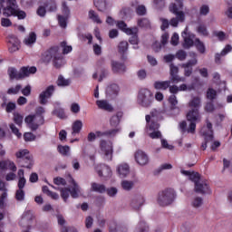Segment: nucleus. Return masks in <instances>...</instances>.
<instances>
[{
  "label": "nucleus",
  "mask_w": 232,
  "mask_h": 232,
  "mask_svg": "<svg viewBox=\"0 0 232 232\" xmlns=\"http://www.w3.org/2000/svg\"><path fill=\"white\" fill-rule=\"evenodd\" d=\"M44 113H46V110H44V107L39 106L35 108L34 114H30L25 117L24 122L27 124L28 128H30L32 131H37L40 126H44Z\"/></svg>",
  "instance_id": "3"
},
{
  "label": "nucleus",
  "mask_w": 232,
  "mask_h": 232,
  "mask_svg": "<svg viewBox=\"0 0 232 232\" xmlns=\"http://www.w3.org/2000/svg\"><path fill=\"white\" fill-rule=\"evenodd\" d=\"M189 180L194 182V184H197V182L200 181L202 179H200V174L198 172H192L190 173V176L188 177Z\"/></svg>",
  "instance_id": "53"
},
{
  "label": "nucleus",
  "mask_w": 232,
  "mask_h": 232,
  "mask_svg": "<svg viewBox=\"0 0 232 232\" xmlns=\"http://www.w3.org/2000/svg\"><path fill=\"white\" fill-rule=\"evenodd\" d=\"M170 81H172V82H175L177 84L179 82H186V78L180 77L178 74H174L170 76Z\"/></svg>",
  "instance_id": "57"
},
{
  "label": "nucleus",
  "mask_w": 232,
  "mask_h": 232,
  "mask_svg": "<svg viewBox=\"0 0 232 232\" xmlns=\"http://www.w3.org/2000/svg\"><path fill=\"white\" fill-rule=\"evenodd\" d=\"M145 202L146 199L144 198V196H142V194H136L131 198L130 205L132 209L139 211V209H140L142 206H144Z\"/></svg>",
  "instance_id": "13"
},
{
  "label": "nucleus",
  "mask_w": 232,
  "mask_h": 232,
  "mask_svg": "<svg viewBox=\"0 0 232 232\" xmlns=\"http://www.w3.org/2000/svg\"><path fill=\"white\" fill-rule=\"evenodd\" d=\"M14 122L17 124V126H23V115L14 112Z\"/></svg>",
  "instance_id": "55"
},
{
  "label": "nucleus",
  "mask_w": 232,
  "mask_h": 232,
  "mask_svg": "<svg viewBox=\"0 0 232 232\" xmlns=\"http://www.w3.org/2000/svg\"><path fill=\"white\" fill-rule=\"evenodd\" d=\"M96 105L100 110H103L104 111H113V106H111V104H110V102H108L106 100L96 101Z\"/></svg>",
  "instance_id": "25"
},
{
  "label": "nucleus",
  "mask_w": 232,
  "mask_h": 232,
  "mask_svg": "<svg viewBox=\"0 0 232 232\" xmlns=\"http://www.w3.org/2000/svg\"><path fill=\"white\" fill-rule=\"evenodd\" d=\"M62 12L63 16L70 17V7H68V4H66V2L62 3Z\"/></svg>",
  "instance_id": "56"
},
{
  "label": "nucleus",
  "mask_w": 232,
  "mask_h": 232,
  "mask_svg": "<svg viewBox=\"0 0 232 232\" xmlns=\"http://www.w3.org/2000/svg\"><path fill=\"white\" fill-rule=\"evenodd\" d=\"M128 42L126 41H122L118 45V51L119 53H121L122 55V59H126V56L124 55V53H126V52H128Z\"/></svg>",
  "instance_id": "36"
},
{
  "label": "nucleus",
  "mask_w": 232,
  "mask_h": 232,
  "mask_svg": "<svg viewBox=\"0 0 232 232\" xmlns=\"http://www.w3.org/2000/svg\"><path fill=\"white\" fill-rule=\"evenodd\" d=\"M188 57V53L184 50H179L176 53V58L179 59V61H186V58Z\"/></svg>",
  "instance_id": "54"
},
{
  "label": "nucleus",
  "mask_w": 232,
  "mask_h": 232,
  "mask_svg": "<svg viewBox=\"0 0 232 232\" xmlns=\"http://www.w3.org/2000/svg\"><path fill=\"white\" fill-rule=\"evenodd\" d=\"M170 85H171V81L155 82H154L155 90H168Z\"/></svg>",
  "instance_id": "33"
},
{
  "label": "nucleus",
  "mask_w": 232,
  "mask_h": 232,
  "mask_svg": "<svg viewBox=\"0 0 232 232\" xmlns=\"http://www.w3.org/2000/svg\"><path fill=\"white\" fill-rule=\"evenodd\" d=\"M37 72V68L35 66L32 67H22L18 72L17 69L14 67H10L7 70V73L11 79V81H21V79H25V77H30V75L35 73Z\"/></svg>",
  "instance_id": "5"
},
{
  "label": "nucleus",
  "mask_w": 232,
  "mask_h": 232,
  "mask_svg": "<svg viewBox=\"0 0 232 232\" xmlns=\"http://www.w3.org/2000/svg\"><path fill=\"white\" fill-rule=\"evenodd\" d=\"M7 43L9 44V52L10 53H14V52H17L19 50V39L14 35L11 34L7 37Z\"/></svg>",
  "instance_id": "17"
},
{
  "label": "nucleus",
  "mask_w": 232,
  "mask_h": 232,
  "mask_svg": "<svg viewBox=\"0 0 232 232\" xmlns=\"http://www.w3.org/2000/svg\"><path fill=\"white\" fill-rule=\"evenodd\" d=\"M176 197L177 195L175 194V190H173V188H167L159 193L157 202L159 206L164 208L173 204V202H175Z\"/></svg>",
  "instance_id": "6"
},
{
  "label": "nucleus",
  "mask_w": 232,
  "mask_h": 232,
  "mask_svg": "<svg viewBox=\"0 0 232 232\" xmlns=\"http://www.w3.org/2000/svg\"><path fill=\"white\" fill-rule=\"evenodd\" d=\"M181 37L184 39L183 47L190 48V46H193V39H191V35L188 34V28L182 32Z\"/></svg>",
  "instance_id": "27"
},
{
  "label": "nucleus",
  "mask_w": 232,
  "mask_h": 232,
  "mask_svg": "<svg viewBox=\"0 0 232 232\" xmlns=\"http://www.w3.org/2000/svg\"><path fill=\"white\" fill-rule=\"evenodd\" d=\"M53 115L58 117V119H66V113L64 112V109L57 108L53 111Z\"/></svg>",
  "instance_id": "46"
},
{
  "label": "nucleus",
  "mask_w": 232,
  "mask_h": 232,
  "mask_svg": "<svg viewBox=\"0 0 232 232\" xmlns=\"http://www.w3.org/2000/svg\"><path fill=\"white\" fill-rule=\"evenodd\" d=\"M52 188L53 189H60V192H61V197L64 200V202H66L70 197V188H55L53 186H52Z\"/></svg>",
  "instance_id": "41"
},
{
  "label": "nucleus",
  "mask_w": 232,
  "mask_h": 232,
  "mask_svg": "<svg viewBox=\"0 0 232 232\" xmlns=\"http://www.w3.org/2000/svg\"><path fill=\"white\" fill-rule=\"evenodd\" d=\"M53 183L56 186H66V179L61 178V177H57L53 179Z\"/></svg>",
  "instance_id": "59"
},
{
  "label": "nucleus",
  "mask_w": 232,
  "mask_h": 232,
  "mask_svg": "<svg viewBox=\"0 0 232 232\" xmlns=\"http://www.w3.org/2000/svg\"><path fill=\"white\" fill-rule=\"evenodd\" d=\"M136 14L138 15H146V6H144V5H138L136 7Z\"/></svg>",
  "instance_id": "62"
},
{
  "label": "nucleus",
  "mask_w": 232,
  "mask_h": 232,
  "mask_svg": "<svg viewBox=\"0 0 232 232\" xmlns=\"http://www.w3.org/2000/svg\"><path fill=\"white\" fill-rule=\"evenodd\" d=\"M200 15H208L209 14V6L207 5H204L199 9Z\"/></svg>",
  "instance_id": "63"
},
{
  "label": "nucleus",
  "mask_w": 232,
  "mask_h": 232,
  "mask_svg": "<svg viewBox=\"0 0 232 232\" xmlns=\"http://www.w3.org/2000/svg\"><path fill=\"white\" fill-rule=\"evenodd\" d=\"M1 8H3V14L5 17L14 15L20 20L26 19V12L20 10L16 0H0V14Z\"/></svg>",
  "instance_id": "2"
},
{
  "label": "nucleus",
  "mask_w": 232,
  "mask_h": 232,
  "mask_svg": "<svg viewBox=\"0 0 232 232\" xmlns=\"http://www.w3.org/2000/svg\"><path fill=\"white\" fill-rule=\"evenodd\" d=\"M117 172L121 179L128 177L130 175V165L128 163H121L117 167Z\"/></svg>",
  "instance_id": "23"
},
{
  "label": "nucleus",
  "mask_w": 232,
  "mask_h": 232,
  "mask_svg": "<svg viewBox=\"0 0 232 232\" xmlns=\"http://www.w3.org/2000/svg\"><path fill=\"white\" fill-rule=\"evenodd\" d=\"M69 17L70 16H64V15L58 14V23H59L61 28H66L67 21H68Z\"/></svg>",
  "instance_id": "48"
},
{
  "label": "nucleus",
  "mask_w": 232,
  "mask_h": 232,
  "mask_svg": "<svg viewBox=\"0 0 232 232\" xmlns=\"http://www.w3.org/2000/svg\"><path fill=\"white\" fill-rule=\"evenodd\" d=\"M150 231V227L144 221H140L134 230V232H148Z\"/></svg>",
  "instance_id": "39"
},
{
  "label": "nucleus",
  "mask_w": 232,
  "mask_h": 232,
  "mask_svg": "<svg viewBox=\"0 0 232 232\" xmlns=\"http://www.w3.org/2000/svg\"><path fill=\"white\" fill-rule=\"evenodd\" d=\"M22 88H23L22 84H17L14 87H11L7 90V94L8 95H17V93L19 92H21Z\"/></svg>",
  "instance_id": "44"
},
{
  "label": "nucleus",
  "mask_w": 232,
  "mask_h": 232,
  "mask_svg": "<svg viewBox=\"0 0 232 232\" xmlns=\"http://www.w3.org/2000/svg\"><path fill=\"white\" fill-rule=\"evenodd\" d=\"M42 63L44 64H50L53 63V65L55 68H61V66H64V57L61 51L59 50V46L55 45L42 53L41 57Z\"/></svg>",
  "instance_id": "1"
},
{
  "label": "nucleus",
  "mask_w": 232,
  "mask_h": 232,
  "mask_svg": "<svg viewBox=\"0 0 232 232\" xmlns=\"http://www.w3.org/2000/svg\"><path fill=\"white\" fill-rule=\"evenodd\" d=\"M206 123H207V129L208 130L206 131V127H204L201 130L202 135L205 136V142H203L201 144V150H205L206 148H208V142H211V140H213V139H214V137H213V124L210 123L209 120H207Z\"/></svg>",
  "instance_id": "12"
},
{
  "label": "nucleus",
  "mask_w": 232,
  "mask_h": 232,
  "mask_svg": "<svg viewBox=\"0 0 232 232\" xmlns=\"http://www.w3.org/2000/svg\"><path fill=\"white\" fill-rule=\"evenodd\" d=\"M187 120L190 122L189 127L188 129V133H195V130H197V122H200L202 117L200 116V112L198 109H192L187 113Z\"/></svg>",
  "instance_id": "9"
},
{
  "label": "nucleus",
  "mask_w": 232,
  "mask_h": 232,
  "mask_svg": "<svg viewBox=\"0 0 232 232\" xmlns=\"http://www.w3.org/2000/svg\"><path fill=\"white\" fill-rule=\"evenodd\" d=\"M207 99H208L209 101H215V99H217V91L209 88L207 91Z\"/></svg>",
  "instance_id": "51"
},
{
  "label": "nucleus",
  "mask_w": 232,
  "mask_h": 232,
  "mask_svg": "<svg viewBox=\"0 0 232 232\" xmlns=\"http://www.w3.org/2000/svg\"><path fill=\"white\" fill-rule=\"evenodd\" d=\"M89 19H92L93 23H97V24H102V20H101L99 14L93 10L89 11Z\"/></svg>",
  "instance_id": "40"
},
{
  "label": "nucleus",
  "mask_w": 232,
  "mask_h": 232,
  "mask_svg": "<svg viewBox=\"0 0 232 232\" xmlns=\"http://www.w3.org/2000/svg\"><path fill=\"white\" fill-rule=\"evenodd\" d=\"M137 24L140 28H151V22L148 18L138 19Z\"/></svg>",
  "instance_id": "37"
},
{
  "label": "nucleus",
  "mask_w": 232,
  "mask_h": 232,
  "mask_svg": "<svg viewBox=\"0 0 232 232\" xmlns=\"http://www.w3.org/2000/svg\"><path fill=\"white\" fill-rule=\"evenodd\" d=\"M24 139L25 142H32L33 140H35V135L32 132H25L24 134Z\"/></svg>",
  "instance_id": "58"
},
{
  "label": "nucleus",
  "mask_w": 232,
  "mask_h": 232,
  "mask_svg": "<svg viewBox=\"0 0 232 232\" xmlns=\"http://www.w3.org/2000/svg\"><path fill=\"white\" fill-rule=\"evenodd\" d=\"M72 186L69 188L70 195L72 198H79V193H81V187L75 182V179H71Z\"/></svg>",
  "instance_id": "24"
},
{
  "label": "nucleus",
  "mask_w": 232,
  "mask_h": 232,
  "mask_svg": "<svg viewBox=\"0 0 232 232\" xmlns=\"http://www.w3.org/2000/svg\"><path fill=\"white\" fill-rule=\"evenodd\" d=\"M134 186H135V183L133 181H129V180L121 181V188L125 191H131Z\"/></svg>",
  "instance_id": "42"
},
{
  "label": "nucleus",
  "mask_w": 232,
  "mask_h": 232,
  "mask_svg": "<svg viewBox=\"0 0 232 232\" xmlns=\"http://www.w3.org/2000/svg\"><path fill=\"white\" fill-rule=\"evenodd\" d=\"M189 108H194V110H198L200 106H202V101L200 100V97L194 96L188 102Z\"/></svg>",
  "instance_id": "31"
},
{
  "label": "nucleus",
  "mask_w": 232,
  "mask_h": 232,
  "mask_svg": "<svg viewBox=\"0 0 232 232\" xmlns=\"http://www.w3.org/2000/svg\"><path fill=\"white\" fill-rule=\"evenodd\" d=\"M61 47L63 48V55H66V53H70V52H72V45H68L65 41L61 43Z\"/></svg>",
  "instance_id": "52"
},
{
  "label": "nucleus",
  "mask_w": 232,
  "mask_h": 232,
  "mask_svg": "<svg viewBox=\"0 0 232 232\" xmlns=\"http://www.w3.org/2000/svg\"><path fill=\"white\" fill-rule=\"evenodd\" d=\"M153 93L148 89H141L138 94V104L142 108H150L153 104Z\"/></svg>",
  "instance_id": "8"
},
{
  "label": "nucleus",
  "mask_w": 232,
  "mask_h": 232,
  "mask_svg": "<svg viewBox=\"0 0 232 232\" xmlns=\"http://www.w3.org/2000/svg\"><path fill=\"white\" fill-rule=\"evenodd\" d=\"M169 39V34L168 33H163L160 37V44L162 46H166L168 44V41Z\"/></svg>",
  "instance_id": "60"
},
{
  "label": "nucleus",
  "mask_w": 232,
  "mask_h": 232,
  "mask_svg": "<svg viewBox=\"0 0 232 232\" xmlns=\"http://www.w3.org/2000/svg\"><path fill=\"white\" fill-rule=\"evenodd\" d=\"M35 41H37V34L32 32L29 34L28 37L24 40V43L26 46H32V44H34Z\"/></svg>",
  "instance_id": "35"
},
{
  "label": "nucleus",
  "mask_w": 232,
  "mask_h": 232,
  "mask_svg": "<svg viewBox=\"0 0 232 232\" xmlns=\"http://www.w3.org/2000/svg\"><path fill=\"white\" fill-rule=\"evenodd\" d=\"M71 83H72V81H70V79H64L63 75L58 76V79L56 81L57 86H60L63 88L66 86H70Z\"/></svg>",
  "instance_id": "38"
},
{
  "label": "nucleus",
  "mask_w": 232,
  "mask_h": 232,
  "mask_svg": "<svg viewBox=\"0 0 232 232\" xmlns=\"http://www.w3.org/2000/svg\"><path fill=\"white\" fill-rule=\"evenodd\" d=\"M17 162L21 168H26L27 169H32L34 167V160L32 159V155H30V151L28 150H21L15 153Z\"/></svg>",
  "instance_id": "7"
},
{
  "label": "nucleus",
  "mask_w": 232,
  "mask_h": 232,
  "mask_svg": "<svg viewBox=\"0 0 232 232\" xmlns=\"http://www.w3.org/2000/svg\"><path fill=\"white\" fill-rule=\"evenodd\" d=\"M129 35H131V37L129 39V43L130 44H139V36L137 35V33L130 34Z\"/></svg>",
  "instance_id": "61"
},
{
  "label": "nucleus",
  "mask_w": 232,
  "mask_h": 232,
  "mask_svg": "<svg viewBox=\"0 0 232 232\" xmlns=\"http://www.w3.org/2000/svg\"><path fill=\"white\" fill-rule=\"evenodd\" d=\"M91 191L95 193H106V186L101 183L92 182L91 183Z\"/></svg>",
  "instance_id": "30"
},
{
  "label": "nucleus",
  "mask_w": 232,
  "mask_h": 232,
  "mask_svg": "<svg viewBox=\"0 0 232 232\" xmlns=\"http://www.w3.org/2000/svg\"><path fill=\"white\" fill-rule=\"evenodd\" d=\"M177 4H170L169 6V12L171 14H174L176 17H173L170 19L169 24L171 26L177 27L179 26V23H184L186 21V14L180 11L182 10V7L184 5L182 4V0H175Z\"/></svg>",
  "instance_id": "4"
},
{
  "label": "nucleus",
  "mask_w": 232,
  "mask_h": 232,
  "mask_svg": "<svg viewBox=\"0 0 232 232\" xmlns=\"http://www.w3.org/2000/svg\"><path fill=\"white\" fill-rule=\"evenodd\" d=\"M34 218V216L30 212H25L22 216V218L20 220V226H23L24 227H30V224L32 222V219Z\"/></svg>",
  "instance_id": "26"
},
{
  "label": "nucleus",
  "mask_w": 232,
  "mask_h": 232,
  "mask_svg": "<svg viewBox=\"0 0 232 232\" xmlns=\"http://www.w3.org/2000/svg\"><path fill=\"white\" fill-rule=\"evenodd\" d=\"M117 26L121 32H124V34H139V29L137 27L128 28V24H126L124 21H118Z\"/></svg>",
  "instance_id": "21"
},
{
  "label": "nucleus",
  "mask_w": 232,
  "mask_h": 232,
  "mask_svg": "<svg viewBox=\"0 0 232 232\" xmlns=\"http://www.w3.org/2000/svg\"><path fill=\"white\" fill-rule=\"evenodd\" d=\"M55 92V87L53 85L48 86L45 91L42 92L39 95V102L40 104H47L48 100L53 95Z\"/></svg>",
  "instance_id": "14"
},
{
  "label": "nucleus",
  "mask_w": 232,
  "mask_h": 232,
  "mask_svg": "<svg viewBox=\"0 0 232 232\" xmlns=\"http://www.w3.org/2000/svg\"><path fill=\"white\" fill-rule=\"evenodd\" d=\"M95 170L99 177H104V179H110L111 177V169L107 165H98Z\"/></svg>",
  "instance_id": "18"
},
{
  "label": "nucleus",
  "mask_w": 232,
  "mask_h": 232,
  "mask_svg": "<svg viewBox=\"0 0 232 232\" xmlns=\"http://www.w3.org/2000/svg\"><path fill=\"white\" fill-rule=\"evenodd\" d=\"M59 153H61V155H64V156H68V154L70 153V146H63V145H59L57 148Z\"/></svg>",
  "instance_id": "50"
},
{
  "label": "nucleus",
  "mask_w": 232,
  "mask_h": 232,
  "mask_svg": "<svg viewBox=\"0 0 232 232\" xmlns=\"http://www.w3.org/2000/svg\"><path fill=\"white\" fill-rule=\"evenodd\" d=\"M119 92H121L119 85H117L116 83H112L107 87L106 95L111 99H115V97L119 95Z\"/></svg>",
  "instance_id": "22"
},
{
  "label": "nucleus",
  "mask_w": 232,
  "mask_h": 232,
  "mask_svg": "<svg viewBox=\"0 0 232 232\" xmlns=\"http://www.w3.org/2000/svg\"><path fill=\"white\" fill-rule=\"evenodd\" d=\"M195 44H196V47H197L198 51L200 53H206V46L204 45V43H202L200 41V39L197 38L196 41H195Z\"/></svg>",
  "instance_id": "49"
},
{
  "label": "nucleus",
  "mask_w": 232,
  "mask_h": 232,
  "mask_svg": "<svg viewBox=\"0 0 232 232\" xmlns=\"http://www.w3.org/2000/svg\"><path fill=\"white\" fill-rule=\"evenodd\" d=\"M189 55L190 57H192V59L188 60L187 63L181 65V68L184 69L185 77H190V75L193 73V66H197V64H198V59L197 58V53H190Z\"/></svg>",
  "instance_id": "11"
},
{
  "label": "nucleus",
  "mask_w": 232,
  "mask_h": 232,
  "mask_svg": "<svg viewBox=\"0 0 232 232\" xmlns=\"http://www.w3.org/2000/svg\"><path fill=\"white\" fill-rule=\"evenodd\" d=\"M100 150L104 155L105 160H112L113 159V143L104 140H100Z\"/></svg>",
  "instance_id": "10"
},
{
  "label": "nucleus",
  "mask_w": 232,
  "mask_h": 232,
  "mask_svg": "<svg viewBox=\"0 0 232 232\" xmlns=\"http://www.w3.org/2000/svg\"><path fill=\"white\" fill-rule=\"evenodd\" d=\"M149 137H150V139H160L162 134L159 130H152V132H149Z\"/></svg>",
  "instance_id": "64"
},
{
  "label": "nucleus",
  "mask_w": 232,
  "mask_h": 232,
  "mask_svg": "<svg viewBox=\"0 0 232 232\" xmlns=\"http://www.w3.org/2000/svg\"><path fill=\"white\" fill-rule=\"evenodd\" d=\"M204 205V199L200 197H195L192 198L190 202V206L194 208V209H200Z\"/></svg>",
  "instance_id": "32"
},
{
  "label": "nucleus",
  "mask_w": 232,
  "mask_h": 232,
  "mask_svg": "<svg viewBox=\"0 0 232 232\" xmlns=\"http://www.w3.org/2000/svg\"><path fill=\"white\" fill-rule=\"evenodd\" d=\"M18 189H24V187L26 186V178H24V170L23 169H20L18 170Z\"/></svg>",
  "instance_id": "28"
},
{
  "label": "nucleus",
  "mask_w": 232,
  "mask_h": 232,
  "mask_svg": "<svg viewBox=\"0 0 232 232\" xmlns=\"http://www.w3.org/2000/svg\"><path fill=\"white\" fill-rule=\"evenodd\" d=\"M197 32L204 37H208V35H209V32H208V27L205 24H199L197 28Z\"/></svg>",
  "instance_id": "45"
},
{
  "label": "nucleus",
  "mask_w": 232,
  "mask_h": 232,
  "mask_svg": "<svg viewBox=\"0 0 232 232\" xmlns=\"http://www.w3.org/2000/svg\"><path fill=\"white\" fill-rule=\"evenodd\" d=\"M124 113L122 111H118L116 115L111 116L110 120V124L112 128H117L119 124H121V119H122V116Z\"/></svg>",
  "instance_id": "29"
},
{
  "label": "nucleus",
  "mask_w": 232,
  "mask_h": 232,
  "mask_svg": "<svg viewBox=\"0 0 232 232\" xmlns=\"http://www.w3.org/2000/svg\"><path fill=\"white\" fill-rule=\"evenodd\" d=\"M134 159L140 166H148L150 164V157L142 150H137L134 154Z\"/></svg>",
  "instance_id": "15"
},
{
  "label": "nucleus",
  "mask_w": 232,
  "mask_h": 232,
  "mask_svg": "<svg viewBox=\"0 0 232 232\" xmlns=\"http://www.w3.org/2000/svg\"><path fill=\"white\" fill-rule=\"evenodd\" d=\"M72 129V135L75 137V135L81 133V130H82V121L79 120L74 121Z\"/></svg>",
  "instance_id": "34"
},
{
  "label": "nucleus",
  "mask_w": 232,
  "mask_h": 232,
  "mask_svg": "<svg viewBox=\"0 0 232 232\" xmlns=\"http://www.w3.org/2000/svg\"><path fill=\"white\" fill-rule=\"evenodd\" d=\"M111 66L113 73H126V65L121 62L112 60Z\"/></svg>",
  "instance_id": "19"
},
{
  "label": "nucleus",
  "mask_w": 232,
  "mask_h": 232,
  "mask_svg": "<svg viewBox=\"0 0 232 232\" xmlns=\"http://www.w3.org/2000/svg\"><path fill=\"white\" fill-rule=\"evenodd\" d=\"M24 190L23 188H18L15 191V199L18 202H23L24 200Z\"/></svg>",
  "instance_id": "47"
},
{
  "label": "nucleus",
  "mask_w": 232,
  "mask_h": 232,
  "mask_svg": "<svg viewBox=\"0 0 232 232\" xmlns=\"http://www.w3.org/2000/svg\"><path fill=\"white\" fill-rule=\"evenodd\" d=\"M94 5L99 12H104L106 10V0H94Z\"/></svg>",
  "instance_id": "43"
},
{
  "label": "nucleus",
  "mask_w": 232,
  "mask_h": 232,
  "mask_svg": "<svg viewBox=\"0 0 232 232\" xmlns=\"http://www.w3.org/2000/svg\"><path fill=\"white\" fill-rule=\"evenodd\" d=\"M232 52V46L227 44L221 51V53H217L215 54V63L216 64H222V57H226V55Z\"/></svg>",
  "instance_id": "20"
},
{
  "label": "nucleus",
  "mask_w": 232,
  "mask_h": 232,
  "mask_svg": "<svg viewBox=\"0 0 232 232\" xmlns=\"http://www.w3.org/2000/svg\"><path fill=\"white\" fill-rule=\"evenodd\" d=\"M194 190L200 195H206V193H209V185L207 180L201 179L195 184Z\"/></svg>",
  "instance_id": "16"
}]
</instances>
